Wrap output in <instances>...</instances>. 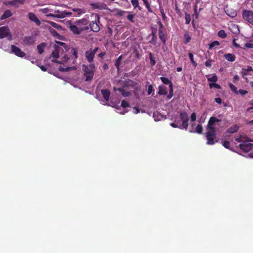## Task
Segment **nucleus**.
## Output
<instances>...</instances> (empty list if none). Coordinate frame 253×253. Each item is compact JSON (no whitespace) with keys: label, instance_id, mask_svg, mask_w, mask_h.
Returning a JSON list of instances; mask_svg holds the SVG:
<instances>
[{"label":"nucleus","instance_id":"obj_1","mask_svg":"<svg viewBox=\"0 0 253 253\" xmlns=\"http://www.w3.org/2000/svg\"><path fill=\"white\" fill-rule=\"evenodd\" d=\"M221 120L217 119L215 117H211L207 126V129L208 130L206 133V137L207 139V144L208 145H213L215 144L214 139L216 137L217 129L214 127L216 123L219 122Z\"/></svg>","mask_w":253,"mask_h":253},{"label":"nucleus","instance_id":"obj_2","mask_svg":"<svg viewBox=\"0 0 253 253\" xmlns=\"http://www.w3.org/2000/svg\"><path fill=\"white\" fill-rule=\"evenodd\" d=\"M88 20L82 18L76 20L73 23L70 22L69 29L74 35H80L82 32L89 30Z\"/></svg>","mask_w":253,"mask_h":253},{"label":"nucleus","instance_id":"obj_3","mask_svg":"<svg viewBox=\"0 0 253 253\" xmlns=\"http://www.w3.org/2000/svg\"><path fill=\"white\" fill-rule=\"evenodd\" d=\"M98 49L99 48L98 47H96L93 49H90L85 52V59L90 63L89 67L91 69H95V64L94 63V58L95 54Z\"/></svg>","mask_w":253,"mask_h":253},{"label":"nucleus","instance_id":"obj_4","mask_svg":"<svg viewBox=\"0 0 253 253\" xmlns=\"http://www.w3.org/2000/svg\"><path fill=\"white\" fill-rule=\"evenodd\" d=\"M95 69H91L89 66L86 65L82 66V70L84 72V75L85 76V81H90L92 79Z\"/></svg>","mask_w":253,"mask_h":253},{"label":"nucleus","instance_id":"obj_5","mask_svg":"<svg viewBox=\"0 0 253 253\" xmlns=\"http://www.w3.org/2000/svg\"><path fill=\"white\" fill-rule=\"evenodd\" d=\"M236 140L241 143L239 146L241 150L244 152H248L253 149V144L250 143L249 141H243L240 138L236 139Z\"/></svg>","mask_w":253,"mask_h":253},{"label":"nucleus","instance_id":"obj_6","mask_svg":"<svg viewBox=\"0 0 253 253\" xmlns=\"http://www.w3.org/2000/svg\"><path fill=\"white\" fill-rule=\"evenodd\" d=\"M71 12H67L65 11H61L59 10L54 11V14L49 13L46 15V17H56L58 18H63L66 16L71 15Z\"/></svg>","mask_w":253,"mask_h":253},{"label":"nucleus","instance_id":"obj_7","mask_svg":"<svg viewBox=\"0 0 253 253\" xmlns=\"http://www.w3.org/2000/svg\"><path fill=\"white\" fill-rule=\"evenodd\" d=\"M179 117L182 122V124L181 125L182 128L187 129L189 125V118L187 114L185 112H181L179 114Z\"/></svg>","mask_w":253,"mask_h":253},{"label":"nucleus","instance_id":"obj_8","mask_svg":"<svg viewBox=\"0 0 253 253\" xmlns=\"http://www.w3.org/2000/svg\"><path fill=\"white\" fill-rule=\"evenodd\" d=\"M242 15L244 19L253 25V12L252 11L244 10L243 11Z\"/></svg>","mask_w":253,"mask_h":253},{"label":"nucleus","instance_id":"obj_9","mask_svg":"<svg viewBox=\"0 0 253 253\" xmlns=\"http://www.w3.org/2000/svg\"><path fill=\"white\" fill-rule=\"evenodd\" d=\"M11 37L10 30L7 26H2L0 27V39L6 37Z\"/></svg>","mask_w":253,"mask_h":253},{"label":"nucleus","instance_id":"obj_10","mask_svg":"<svg viewBox=\"0 0 253 253\" xmlns=\"http://www.w3.org/2000/svg\"><path fill=\"white\" fill-rule=\"evenodd\" d=\"M160 28L159 29V37L164 44H166L167 41V35L163 31V25L161 22H159Z\"/></svg>","mask_w":253,"mask_h":253},{"label":"nucleus","instance_id":"obj_11","mask_svg":"<svg viewBox=\"0 0 253 253\" xmlns=\"http://www.w3.org/2000/svg\"><path fill=\"white\" fill-rule=\"evenodd\" d=\"M11 49L12 52L14 53L16 56L20 57H23L25 56V53L21 50V49L14 45H11Z\"/></svg>","mask_w":253,"mask_h":253},{"label":"nucleus","instance_id":"obj_12","mask_svg":"<svg viewBox=\"0 0 253 253\" xmlns=\"http://www.w3.org/2000/svg\"><path fill=\"white\" fill-rule=\"evenodd\" d=\"M36 41V38L34 36L25 37L23 39V43L26 45L34 44Z\"/></svg>","mask_w":253,"mask_h":253},{"label":"nucleus","instance_id":"obj_13","mask_svg":"<svg viewBox=\"0 0 253 253\" xmlns=\"http://www.w3.org/2000/svg\"><path fill=\"white\" fill-rule=\"evenodd\" d=\"M28 18L32 22H35L37 25L40 26L41 24L40 20L38 18L36 15L33 12L28 13Z\"/></svg>","mask_w":253,"mask_h":253},{"label":"nucleus","instance_id":"obj_14","mask_svg":"<svg viewBox=\"0 0 253 253\" xmlns=\"http://www.w3.org/2000/svg\"><path fill=\"white\" fill-rule=\"evenodd\" d=\"M113 90L114 91H116L117 90L119 91L121 93V94L125 97L128 96L130 94V93L128 91H126L124 89V87L117 88L116 87H114L113 88Z\"/></svg>","mask_w":253,"mask_h":253},{"label":"nucleus","instance_id":"obj_15","mask_svg":"<svg viewBox=\"0 0 253 253\" xmlns=\"http://www.w3.org/2000/svg\"><path fill=\"white\" fill-rule=\"evenodd\" d=\"M89 28L94 32H97L100 30V28L96 22L92 21L89 24H88Z\"/></svg>","mask_w":253,"mask_h":253},{"label":"nucleus","instance_id":"obj_16","mask_svg":"<svg viewBox=\"0 0 253 253\" xmlns=\"http://www.w3.org/2000/svg\"><path fill=\"white\" fill-rule=\"evenodd\" d=\"M101 93L103 96L104 99L106 101H108L110 95V91L107 89H102L101 90Z\"/></svg>","mask_w":253,"mask_h":253},{"label":"nucleus","instance_id":"obj_17","mask_svg":"<svg viewBox=\"0 0 253 253\" xmlns=\"http://www.w3.org/2000/svg\"><path fill=\"white\" fill-rule=\"evenodd\" d=\"M25 2V0H12V1H9L8 2V4H10L12 6L18 7L19 4H23Z\"/></svg>","mask_w":253,"mask_h":253},{"label":"nucleus","instance_id":"obj_18","mask_svg":"<svg viewBox=\"0 0 253 253\" xmlns=\"http://www.w3.org/2000/svg\"><path fill=\"white\" fill-rule=\"evenodd\" d=\"M158 93L160 95H166L168 93L167 88L164 85H160Z\"/></svg>","mask_w":253,"mask_h":253},{"label":"nucleus","instance_id":"obj_19","mask_svg":"<svg viewBox=\"0 0 253 253\" xmlns=\"http://www.w3.org/2000/svg\"><path fill=\"white\" fill-rule=\"evenodd\" d=\"M12 15L11 11L9 9L6 10L3 14L0 16V20H2L10 17Z\"/></svg>","mask_w":253,"mask_h":253},{"label":"nucleus","instance_id":"obj_20","mask_svg":"<svg viewBox=\"0 0 253 253\" xmlns=\"http://www.w3.org/2000/svg\"><path fill=\"white\" fill-rule=\"evenodd\" d=\"M51 55L55 59L59 58V46L56 45L55 47V49L52 52Z\"/></svg>","mask_w":253,"mask_h":253},{"label":"nucleus","instance_id":"obj_21","mask_svg":"<svg viewBox=\"0 0 253 253\" xmlns=\"http://www.w3.org/2000/svg\"><path fill=\"white\" fill-rule=\"evenodd\" d=\"M225 58L230 62H233L235 60V56L231 53H227L224 55Z\"/></svg>","mask_w":253,"mask_h":253},{"label":"nucleus","instance_id":"obj_22","mask_svg":"<svg viewBox=\"0 0 253 253\" xmlns=\"http://www.w3.org/2000/svg\"><path fill=\"white\" fill-rule=\"evenodd\" d=\"M131 3L134 9L137 8L139 10H141L142 7L139 5L138 0H131Z\"/></svg>","mask_w":253,"mask_h":253},{"label":"nucleus","instance_id":"obj_23","mask_svg":"<svg viewBox=\"0 0 253 253\" xmlns=\"http://www.w3.org/2000/svg\"><path fill=\"white\" fill-rule=\"evenodd\" d=\"M45 45L46 44L44 42H42L37 46V49L39 54H41L43 52Z\"/></svg>","mask_w":253,"mask_h":253},{"label":"nucleus","instance_id":"obj_24","mask_svg":"<svg viewBox=\"0 0 253 253\" xmlns=\"http://www.w3.org/2000/svg\"><path fill=\"white\" fill-rule=\"evenodd\" d=\"M123 58V55H121L119 56V57L115 60V66L116 68L119 70L120 69V65L121 64V62L122 61Z\"/></svg>","mask_w":253,"mask_h":253},{"label":"nucleus","instance_id":"obj_25","mask_svg":"<svg viewBox=\"0 0 253 253\" xmlns=\"http://www.w3.org/2000/svg\"><path fill=\"white\" fill-rule=\"evenodd\" d=\"M144 5H145L146 8L147 9L148 11L149 12L153 13V11L152 10V8H151L150 4L148 1V0H142Z\"/></svg>","mask_w":253,"mask_h":253},{"label":"nucleus","instance_id":"obj_26","mask_svg":"<svg viewBox=\"0 0 253 253\" xmlns=\"http://www.w3.org/2000/svg\"><path fill=\"white\" fill-rule=\"evenodd\" d=\"M49 32L52 36L60 39V35L57 33V32L53 28H49Z\"/></svg>","mask_w":253,"mask_h":253},{"label":"nucleus","instance_id":"obj_27","mask_svg":"<svg viewBox=\"0 0 253 253\" xmlns=\"http://www.w3.org/2000/svg\"><path fill=\"white\" fill-rule=\"evenodd\" d=\"M160 79L164 84H169V86L170 84H172V82L166 77H161Z\"/></svg>","mask_w":253,"mask_h":253},{"label":"nucleus","instance_id":"obj_28","mask_svg":"<svg viewBox=\"0 0 253 253\" xmlns=\"http://www.w3.org/2000/svg\"><path fill=\"white\" fill-rule=\"evenodd\" d=\"M249 72L247 71V70L245 69V68H243L242 70V71H241V74H242V77L245 79L246 81L247 82H248V78L246 77V76L248 75L249 74Z\"/></svg>","mask_w":253,"mask_h":253},{"label":"nucleus","instance_id":"obj_29","mask_svg":"<svg viewBox=\"0 0 253 253\" xmlns=\"http://www.w3.org/2000/svg\"><path fill=\"white\" fill-rule=\"evenodd\" d=\"M239 127L237 125H235L233 126L230 127L228 129L227 131L231 133H233L238 131Z\"/></svg>","mask_w":253,"mask_h":253},{"label":"nucleus","instance_id":"obj_30","mask_svg":"<svg viewBox=\"0 0 253 253\" xmlns=\"http://www.w3.org/2000/svg\"><path fill=\"white\" fill-rule=\"evenodd\" d=\"M149 58L150 60L151 65L153 66L156 64L155 58L154 57L153 54L151 52L149 53Z\"/></svg>","mask_w":253,"mask_h":253},{"label":"nucleus","instance_id":"obj_31","mask_svg":"<svg viewBox=\"0 0 253 253\" xmlns=\"http://www.w3.org/2000/svg\"><path fill=\"white\" fill-rule=\"evenodd\" d=\"M169 94L167 96L168 99H170L173 96V84H171L169 85Z\"/></svg>","mask_w":253,"mask_h":253},{"label":"nucleus","instance_id":"obj_32","mask_svg":"<svg viewBox=\"0 0 253 253\" xmlns=\"http://www.w3.org/2000/svg\"><path fill=\"white\" fill-rule=\"evenodd\" d=\"M51 26H52L53 27L57 29H61L62 26L57 23L53 22V21H48L47 22Z\"/></svg>","mask_w":253,"mask_h":253},{"label":"nucleus","instance_id":"obj_33","mask_svg":"<svg viewBox=\"0 0 253 253\" xmlns=\"http://www.w3.org/2000/svg\"><path fill=\"white\" fill-rule=\"evenodd\" d=\"M217 35L219 37L222 39H224L227 37V34L224 30H221L218 31Z\"/></svg>","mask_w":253,"mask_h":253},{"label":"nucleus","instance_id":"obj_34","mask_svg":"<svg viewBox=\"0 0 253 253\" xmlns=\"http://www.w3.org/2000/svg\"><path fill=\"white\" fill-rule=\"evenodd\" d=\"M184 37L185 39H184L183 42L185 44H187L188 42H190V41L191 40V37L187 32L185 34H184Z\"/></svg>","mask_w":253,"mask_h":253},{"label":"nucleus","instance_id":"obj_35","mask_svg":"<svg viewBox=\"0 0 253 253\" xmlns=\"http://www.w3.org/2000/svg\"><path fill=\"white\" fill-rule=\"evenodd\" d=\"M208 81L212 83H215L217 81V77L215 74L212 75L211 77H208Z\"/></svg>","mask_w":253,"mask_h":253},{"label":"nucleus","instance_id":"obj_36","mask_svg":"<svg viewBox=\"0 0 253 253\" xmlns=\"http://www.w3.org/2000/svg\"><path fill=\"white\" fill-rule=\"evenodd\" d=\"M134 17L135 14H132L131 12L129 13V14L126 16V18L131 22H134Z\"/></svg>","mask_w":253,"mask_h":253},{"label":"nucleus","instance_id":"obj_37","mask_svg":"<svg viewBox=\"0 0 253 253\" xmlns=\"http://www.w3.org/2000/svg\"><path fill=\"white\" fill-rule=\"evenodd\" d=\"M188 56L190 59V61L192 63V64H193V65L196 67L197 66V63H196V61H194V56H193V54L192 53H189L188 54Z\"/></svg>","mask_w":253,"mask_h":253},{"label":"nucleus","instance_id":"obj_38","mask_svg":"<svg viewBox=\"0 0 253 253\" xmlns=\"http://www.w3.org/2000/svg\"><path fill=\"white\" fill-rule=\"evenodd\" d=\"M220 43L217 41H215L209 44V49H212L215 46L219 45Z\"/></svg>","mask_w":253,"mask_h":253},{"label":"nucleus","instance_id":"obj_39","mask_svg":"<svg viewBox=\"0 0 253 253\" xmlns=\"http://www.w3.org/2000/svg\"><path fill=\"white\" fill-rule=\"evenodd\" d=\"M229 86L230 88L231 89V90L233 92H234L235 93H236L237 94H239V92H238V90H237V88L236 86H235L234 85H233L231 83L229 84Z\"/></svg>","mask_w":253,"mask_h":253},{"label":"nucleus","instance_id":"obj_40","mask_svg":"<svg viewBox=\"0 0 253 253\" xmlns=\"http://www.w3.org/2000/svg\"><path fill=\"white\" fill-rule=\"evenodd\" d=\"M203 128L201 125H198L195 128V132L199 134H201L203 132Z\"/></svg>","mask_w":253,"mask_h":253},{"label":"nucleus","instance_id":"obj_41","mask_svg":"<svg viewBox=\"0 0 253 253\" xmlns=\"http://www.w3.org/2000/svg\"><path fill=\"white\" fill-rule=\"evenodd\" d=\"M152 37L151 39L149 41V42L153 45H155L157 42V37L151 36Z\"/></svg>","mask_w":253,"mask_h":253},{"label":"nucleus","instance_id":"obj_42","mask_svg":"<svg viewBox=\"0 0 253 253\" xmlns=\"http://www.w3.org/2000/svg\"><path fill=\"white\" fill-rule=\"evenodd\" d=\"M71 51H72V54L75 56V58H78V49L75 47H73L71 49Z\"/></svg>","mask_w":253,"mask_h":253},{"label":"nucleus","instance_id":"obj_43","mask_svg":"<svg viewBox=\"0 0 253 253\" xmlns=\"http://www.w3.org/2000/svg\"><path fill=\"white\" fill-rule=\"evenodd\" d=\"M154 89L153 88V85L150 84L148 86L147 93L150 95L154 92Z\"/></svg>","mask_w":253,"mask_h":253},{"label":"nucleus","instance_id":"obj_44","mask_svg":"<svg viewBox=\"0 0 253 253\" xmlns=\"http://www.w3.org/2000/svg\"><path fill=\"white\" fill-rule=\"evenodd\" d=\"M209 86H210V88H212V87H215L216 88H217V89H220L221 88V86L219 84H216L215 83L210 84H209Z\"/></svg>","mask_w":253,"mask_h":253},{"label":"nucleus","instance_id":"obj_45","mask_svg":"<svg viewBox=\"0 0 253 253\" xmlns=\"http://www.w3.org/2000/svg\"><path fill=\"white\" fill-rule=\"evenodd\" d=\"M121 106L123 108H126L129 107V104L127 101L123 100L121 102Z\"/></svg>","mask_w":253,"mask_h":253},{"label":"nucleus","instance_id":"obj_46","mask_svg":"<svg viewBox=\"0 0 253 253\" xmlns=\"http://www.w3.org/2000/svg\"><path fill=\"white\" fill-rule=\"evenodd\" d=\"M41 12L43 13V14H48V13L49 12H51V11H52V10L51 9H49L48 8H42L41 10Z\"/></svg>","mask_w":253,"mask_h":253},{"label":"nucleus","instance_id":"obj_47","mask_svg":"<svg viewBox=\"0 0 253 253\" xmlns=\"http://www.w3.org/2000/svg\"><path fill=\"white\" fill-rule=\"evenodd\" d=\"M73 10L75 12H77L78 15L84 13V10L80 8H74Z\"/></svg>","mask_w":253,"mask_h":253},{"label":"nucleus","instance_id":"obj_48","mask_svg":"<svg viewBox=\"0 0 253 253\" xmlns=\"http://www.w3.org/2000/svg\"><path fill=\"white\" fill-rule=\"evenodd\" d=\"M157 30L155 28H152V32L148 36V37H150L151 36H157Z\"/></svg>","mask_w":253,"mask_h":253},{"label":"nucleus","instance_id":"obj_49","mask_svg":"<svg viewBox=\"0 0 253 253\" xmlns=\"http://www.w3.org/2000/svg\"><path fill=\"white\" fill-rule=\"evenodd\" d=\"M223 145L227 149H231L230 148V142L228 141L224 140L223 142Z\"/></svg>","mask_w":253,"mask_h":253},{"label":"nucleus","instance_id":"obj_50","mask_svg":"<svg viewBox=\"0 0 253 253\" xmlns=\"http://www.w3.org/2000/svg\"><path fill=\"white\" fill-rule=\"evenodd\" d=\"M212 62H213V60H212L211 59H208L205 62V65L206 67H211V66Z\"/></svg>","mask_w":253,"mask_h":253},{"label":"nucleus","instance_id":"obj_51","mask_svg":"<svg viewBox=\"0 0 253 253\" xmlns=\"http://www.w3.org/2000/svg\"><path fill=\"white\" fill-rule=\"evenodd\" d=\"M226 14H227L228 16H230V17H235V16H236V15H237V12H236V11H234L232 12L231 13H229V11H228V10H227V11H226Z\"/></svg>","mask_w":253,"mask_h":253},{"label":"nucleus","instance_id":"obj_52","mask_svg":"<svg viewBox=\"0 0 253 253\" xmlns=\"http://www.w3.org/2000/svg\"><path fill=\"white\" fill-rule=\"evenodd\" d=\"M71 69V67H67L66 68H63L61 66H60L59 68V70L61 72H64V71H69Z\"/></svg>","mask_w":253,"mask_h":253},{"label":"nucleus","instance_id":"obj_53","mask_svg":"<svg viewBox=\"0 0 253 253\" xmlns=\"http://www.w3.org/2000/svg\"><path fill=\"white\" fill-rule=\"evenodd\" d=\"M185 22L186 24H189L191 21L190 15H186L185 16Z\"/></svg>","mask_w":253,"mask_h":253},{"label":"nucleus","instance_id":"obj_54","mask_svg":"<svg viewBox=\"0 0 253 253\" xmlns=\"http://www.w3.org/2000/svg\"><path fill=\"white\" fill-rule=\"evenodd\" d=\"M196 120V114L195 112H193L191 114V121L192 122L195 121Z\"/></svg>","mask_w":253,"mask_h":253},{"label":"nucleus","instance_id":"obj_55","mask_svg":"<svg viewBox=\"0 0 253 253\" xmlns=\"http://www.w3.org/2000/svg\"><path fill=\"white\" fill-rule=\"evenodd\" d=\"M170 126L172 127H174V128H176V127H178L180 129H183L182 127V126L180 125L179 126H178L177 124H176L175 123H172L170 124Z\"/></svg>","mask_w":253,"mask_h":253},{"label":"nucleus","instance_id":"obj_56","mask_svg":"<svg viewBox=\"0 0 253 253\" xmlns=\"http://www.w3.org/2000/svg\"><path fill=\"white\" fill-rule=\"evenodd\" d=\"M238 92H239V94H241L242 95H246L247 93H248V91L246 90H244V89H239L238 90Z\"/></svg>","mask_w":253,"mask_h":253},{"label":"nucleus","instance_id":"obj_57","mask_svg":"<svg viewBox=\"0 0 253 253\" xmlns=\"http://www.w3.org/2000/svg\"><path fill=\"white\" fill-rule=\"evenodd\" d=\"M249 105H251V106L249 107L248 109H247V111H250L252 109H253V100H251L249 102V104H248Z\"/></svg>","mask_w":253,"mask_h":253},{"label":"nucleus","instance_id":"obj_58","mask_svg":"<svg viewBox=\"0 0 253 253\" xmlns=\"http://www.w3.org/2000/svg\"><path fill=\"white\" fill-rule=\"evenodd\" d=\"M246 47L249 48H253V43L251 42H247L245 45Z\"/></svg>","mask_w":253,"mask_h":253},{"label":"nucleus","instance_id":"obj_59","mask_svg":"<svg viewBox=\"0 0 253 253\" xmlns=\"http://www.w3.org/2000/svg\"><path fill=\"white\" fill-rule=\"evenodd\" d=\"M153 117L154 118L155 121H159L160 120V119L158 118L159 114H158V112H154L153 113Z\"/></svg>","mask_w":253,"mask_h":253},{"label":"nucleus","instance_id":"obj_60","mask_svg":"<svg viewBox=\"0 0 253 253\" xmlns=\"http://www.w3.org/2000/svg\"><path fill=\"white\" fill-rule=\"evenodd\" d=\"M160 10L162 14V18L164 19L166 17V14L165 13L164 10L163 8H160Z\"/></svg>","mask_w":253,"mask_h":253},{"label":"nucleus","instance_id":"obj_61","mask_svg":"<svg viewBox=\"0 0 253 253\" xmlns=\"http://www.w3.org/2000/svg\"><path fill=\"white\" fill-rule=\"evenodd\" d=\"M105 54H106L105 52H101L98 54V57L102 59Z\"/></svg>","mask_w":253,"mask_h":253},{"label":"nucleus","instance_id":"obj_62","mask_svg":"<svg viewBox=\"0 0 253 253\" xmlns=\"http://www.w3.org/2000/svg\"><path fill=\"white\" fill-rule=\"evenodd\" d=\"M233 45H234V46H235V47H237V48H239V47H240V45H239V44H238L237 43H236V39H235L233 40Z\"/></svg>","mask_w":253,"mask_h":253},{"label":"nucleus","instance_id":"obj_63","mask_svg":"<svg viewBox=\"0 0 253 253\" xmlns=\"http://www.w3.org/2000/svg\"><path fill=\"white\" fill-rule=\"evenodd\" d=\"M215 101L218 104H221L222 102V99L220 97H217L215 98Z\"/></svg>","mask_w":253,"mask_h":253},{"label":"nucleus","instance_id":"obj_64","mask_svg":"<svg viewBox=\"0 0 253 253\" xmlns=\"http://www.w3.org/2000/svg\"><path fill=\"white\" fill-rule=\"evenodd\" d=\"M239 79V77L236 75L233 78V82L236 83Z\"/></svg>","mask_w":253,"mask_h":253}]
</instances>
